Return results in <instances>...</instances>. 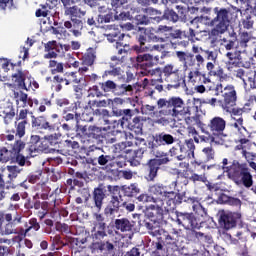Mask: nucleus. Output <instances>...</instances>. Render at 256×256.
<instances>
[{
    "label": "nucleus",
    "instance_id": "1",
    "mask_svg": "<svg viewBox=\"0 0 256 256\" xmlns=\"http://www.w3.org/2000/svg\"><path fill=\"white\" fill-rule=\"evenodd\" d=\"M60 1L64 7V15L70 19L64 22V28L68 29L74 37H81L83 31L87 30V25L89 27H95V25H97L95 17L88 16L85 18L87 11L82 10L79 6L75 5V0Z\"/></svg>",
    "mask_w": 256,
    "mask_h": 256
},
{
    "label": "nucleus",
    "instance_id": "2",
    "mask_svg": "<svg viewBox=\"0 0 256 256\" xmlns=\"http://www.w3.org/2000/svg\"><path fill=\"white\" fill-rule=\"evenodd\" d=\"M213 13L215 15L213 19L206 16L204 20L208 27H213L210 32L212 37H219V35L227 33L231 24L237 21L239 9L237 7H215Z\"/></svg>",
    "mask_w": 256,
    "mask_h": 256
},
{
    "label": "nucleus",
    "instance_id": "3",
    "mask_svg": "<svg viewBox=\"0 0 256 256\" xmlns=\"http://www.w3.org/2000/svg\"><path fill=\"white\" fill-rule=\"evenodd\" d=\"M185 102L181 97L172 96L170 98H160L157 100V107L159 110V115L163 117H174L179 119L182 117L185 119L186 123L191 121V109L185 107Z\"/></svg>",
    "mask_w": 256,
    "mask_h": 256
},
{
    "label": "nucleus",
    "instance_id": "4",
    "mask_svg": "<svg viewBox=\"0 0 256 256\" xmlns=\"http://www.w3.org/2000/svg\"><path fill=\"white\" fill-rule=\"evenodd\" d=\"M198 127L203 133L199 136L202 143H219L225 137L227 121L221 116H215L207 124L199 121Z\"/></svg>",
    "mask_w": 256,
    "mask_h": 256
},
{
    "label": "nucleus",
    "instance_id": "5",
    "mask_svg": "<svg viewBox=\"0 0 256 256\" xmlns=\"http://www.w3.org/2000/svg\"><path fill=\"white\" fill-rule=\"evenodd\" d=\"M114 117H120L118 121H114V127H127L129 131H132L136 135L143 134V119L141 116H135L139 113V109H129V108H113L112 110Z\"/></svg>",
    "mask_w": 256,
    "mask_h": 256
},
{
    "label": "nucleus",
    "instance_id": "6",
    "mask_svg": "<svg viewBox=\"0 0 256 256\" xmlns=\"http://www.w3.org/2000/svg\"><path fill=\"white\" fill-rule=\"evenodd\" d=\"M226 176L233 181L235 185H243L246 189L253 187V174L247 163H240L238 160H233L226 168Z\"/></svg>",
    "mask_w": 256,
    "mask_h": 256
},
{
    "label": "nucleus",
    "instance_id": "7",
    "mask_svg": "<svg viewBox=\"0 0 256 256\" xmlns=\"http://www.w3.org/2000/svg\"><path fill=\"white\" fill-rule=\"evenodd\" d=\"M206 87L208 91H215L216 96L221 95V99L218 100V103L223 111L237 105V90L232 84H228L223 88V84L221 83H211V85H207Z\"/></svg>",
    "mask_w": 256,
    "mask_h": 256
},
{
    "label": "nucleus",
    "instance_id": "8",
    "mask_svg": "<svg viewBox=\"0 0 256 256\" xmlns=\"http://www.w3.org/2000/svg\"><path fill=\"white\" fill-rule=\"evenodd\" d=\"M176 138L166 132H159L152 136V141L148 142V149L153 157H164L169 159V154L161 151L159 147H169L175 143Z\"/></svg>",
    "mask_w": 256,
    "mask_h": 256
},
{
    "label": "nucleus",
    "instance_id": "9",
    "mask_svg": "<svg viewBox=\"0 0 256 256\" xmlns=\"http://www.w3.org/2000/svg\"><path fill=\"white\" fill-rule=\"evenodd\" d=\"M161 75L168 83L166 89L171 91V89H179L181 85H185V71L175 68L173 64H167L162 68Z\"/></svg>",
    "mask_w": 256,
    "mask_h": 256
},
{
    "label": "nucleus",
    "instance_id": "10",
    "mask_svg": "<svg viewBox=\"0 0 256 256\" xmlns=\"http://www.w3.org/2000/svg\"><path fill=\"white\" fill-rule=\"evenodd\" d=\"M98 153V157L96 158H90L89 163L92 165H100L102 169H112V167H123L125 165V162L118 161V157L115 156V154H107V152H104L102 148H99L95 145L89 146L88 153ZM97 161V163H95Z\"/></svg>",
    "mask_w": 256,
    "mask_h": 256
},
{
    "label": "nucleus",
    "instance_id": "11",
    "mask_svg": "<svg viewBox=\"0 0 256 256\" xmlns=\"http://www.w3.org/2000/svg\"><path fill=\"white\" fill-rule=\"evenodd\" d=\"M171 159L165 157L154 156V158L149 159L144 165V179L148 183H155L156 179L159 177V171L163 165H168Z\"/></svg>",
    "mask_w": 256,
    "mask_h": 256
},
{
    "label": "nucleus",
    "instance_id": "12",
    "mask_svg": "<svg viewBox=\"0 0 256 256\" xmlns=\"http://www.w3.org/2000/svg\"><path fill=\"white\" fill-rule=\"evenodd\" d=\"M174 214L175 218L171 217L172 221L186 229V231L201 229V220H199L193 212H181L175 210Z\"/></svg>",
    "mask_w": 256,
    "mask_h": 256
},
{
    "label": "nucleus",
    "instance_id": "13",
    "mask_svg": "<svg viewBox=\"0 0 256 256\" xmlns=\"http://www.w3.org/2000/svg\"><path fill=\"white\" fill-rule=\"evenodd\" d=\"M107 190L110 192L111 197L104 209V215H115V213H119L121 209V201H123V196L121 195V186L108 185Z\"/></svg>",
    "mask_w": 256,
    "mask_h": 256
},
{
    "label": "nucleus",
    "instance_id": "14",
    "mask_svg": "<svg viewBox=\"0 0 256 256\" xmlns=\"http://www.w3.org/2000/svg\"><path fill=\"white\" fill-rule=\"evenodd\" d=\"M175 197H177V193L172 191V197H165L164 199H154L155 205L151 207L158 211V215H170V213H175V209L177 208V204L175 202Z\"/></svg>",
    "mask_w": 256,
    "mask_h": 256
},
{
    "label": "nucleus",
    "instance_id": "15",
    "mask_svg": "<svg viewBox=\"0 0 256 256\" xmlns=\"http://www.w3.org/2000/svg\"><path fill=\"white\" fill-rule=\"evenodd\" d=\"M76 132L78 135L89 139L90 141H96L97 143H103V129L95 125H76Z\"/></svg>",
    "mask_w": 256,
    "mask_h": 256
},
{
    "label": "nucleus",
    "instance_id": "16",
    "mask_svg": "<svg viewBox=\"0 0 256 256\" xmlns=\"http://www.w3.org/2000/svg\"><path fill=\"white\" fill-rule=\"evenodd\" d=\"M241 217L242 215L240 212L222 210L219 212L218 223L221 229L229 231L230 229H235V227H237V222L241 221Z\"/></svg>",
    "mask_w": 256,
    "mask_h": 256
},
{
    "label": "nucleus",
    "instance_id": "17",
    "mask_svg": "<svg viewBox=\"0 0 256 256\" xmlns=\"http://www.w3.org/2000/svg\"><path fill=\"white\" fill-rule=\"evenodd\" d=\"M148 191L151 195L157 197H151L153 203H155V199H162L163 201L165 197H173V189L171 186L160 182L150 185Z\"/></svg>",
    "mask_w": 256,
    "mask_h": 256
},
{
    "label": "nucleus",
    "instance_id": "18",
    "mask_svg": "<svg viewBox=\"0 0 256 256\" xmlns=\"http://www.w3.org/2000/svg\"><path fill=\"white\" fill-rule=\"evenodd\" d=\"M115 85L116 83L113 80L100 82L98 85H94L90 88V93L93 97H107L109 93H114Z\"/></svg>",
    "mask_w": 256,
    "mask_h": 256
},
{
    "label": "nucleus",
    "instance_id": "19",
    "mask_svg": "<svg viewBox=\"0 0 256 256\" xmlns=\"http://www.w3.org/2000/svg\"><path fill=\"white\" fill-rule=\"evenodd\" d=\"M175 9H177L178 13L175 12V10L170 9L169 7H166L164 10V13L162 17H155V21H170V23H177L179 21V15L180 17H185L186 9L185 7L181 5H176Z\"/></svg>",
    "mask_w": 256,
    "mask_h": 256
},
{
    "label": "nucleus",
    "instance_id": "20",
    "mask_svg": "<svg viewBox=\"0 0 256 256\" xmlns=\"http://www.w3.org/2000/svg\"><path fill=\"white\" fill-rule=\"evenodd\" d=\"M5 145V147L0 148V163H9V161L12 163L19 140L14 141V143L5 142Z\"/></svg>",
    "mask_w": 256,
    "mask_h": 256
},
{
    "label": "nucleus",
    "instance_id": "21",
    "mask_svg": "<svg viewBox=\"0 0 256 256\" xmlns=\"http://www.w3.org/2000/svg\"><path fill=\"white\" fill-rule=\"evenodd\" d=\"M106 37L108 41H110V43H115L116 41V49L118 50V55L127 54V49H129V45L122 42L123 39H125V34L119 31H115L107 34Z\"/></svg>",
    "mask_w": 256,
    "mask_h": 256
},
{
    "label": "nucleus",
    "instance_id": "22",
    "mask_svg": "<svg viewBox=\"0 0 256 256\" xmlns=\"http://www.w3.org/2000/svg\"><path fill=\"white\" fill-rule=\"evenodd\" d=\"M180 155L176 156L177 161H184V159H195V142L193 139L184 141V144L180 145Z\"/></svg>",
    "mask_w": 256,
    "mask_h": 256
},
{
    "label": "nucleus",
    "instance_id": "23",
    "mask_svg": "<svg viewBox=\"0 0 256 256\" xmlns=\"http://www.w3.org/2000/svg\"><path fill=\"white\" fill-rule=\"evenodd\" d=\"M29 111L27 109L20 110L19 114L16 116V121L18 124L16 125V137H25V129L27 125H29V119L27 118Z\"/></svg>",
    "mask_w": 256,
    "mask_h": 256
},
{
    "label": "nucleus",
    "instance_id": "24",
    "mask_svg": "<svg viewBox=\"0 0 256 256\" xmlns=\"http://www.w3.org/2000/svg\"><path fill=\"white\" fill-rule=\"evenodd\" d=\"M136 61L140 63L143 71H148L151 67H155V65H159V56H153L151 54H140L136 57Z\"/></svg>",
    "mask_w": 256,
    "mask_h": 256
},
{
    "label": "nucleus",
    "instance_id": "25",
    "mask_svg": "<svg viewBox=\"0 0 256 256\" xmlns=\"http://www.w3.org/2000/svg\"><path fill=\"white\" fill-rule=\"evenodd\" d=\"M106 193L107 189L103 184H99L98 187L94 188L92 198L94 201V207L97 209V211H101V209H103V201H105L107 197Z\"/></svg>",
    "mask_w": 256,
    "mask_h": 256
},
{
    "label": "nucleus",
    "instance_id": "26",
    "mask_svg": "<svg viewBox=\"0 0 256 256\" xmlns=\"http://www.w3.org/2000/svg\"><path fill=\"white\" fill-rule=\"evenodd\" d=\"M138 44L132 47L136 53H147V51H159V45L147 46V32H144L137 36Z\"/></svg>",
    "mask_w": 256,
    "mask_h": 256
},
{
    "label": "nucleus",
    "instance_id": "27",
    "mask_svg": "<svg viewBox=\"0 0 256 256\" xmlns=\"http://www.w3.org/2000/svg\"><path fill=\"white\" fill-rule=\"evenodd\" d=\"M27 75H29V71H23V69L18 68L11 76L13 85L23 91H29V88H27V85L25 84Z\"/></svg>",
    "mask_w": 256,
    "mask_h": 256
},
{
    "label": "nucleus",
    "instance_id": "28",
    "mask_svg": "<svg viewBox=\"0 0 256 256\" xmlns=\"http://www.w3.org/2000/svg\"><path fill=\"white\" fill-rule=\"evenodd\" d=\"M111 61L112 62H110V68L112 70L104 71V73L102 75V79H107V77H109V75H112L113 77H117L118 75H121V67L118 65H123V60H121L117 56H112Z\"/></svg>",
    "mask_w": 256,
    "mask_h": 256
},
{
    "label": "nucleus",
    "instance_id": "29",
    "mask_svg": "<svg viewBox=\"0 0 256 256\" xmlns=\"http://www.w3.org/2000/svg\"><path fill=\"white\" fill-rule=\"evenodd\" d=\"M176 57L183 64L184 69L195 67V54L183 51H176Z\"/></svg>",
    "mask_w": 256,
    "mask_h": 256
},
{
    "label": "nucleus",
    "instance_id": "30",
    "mask_svg": "<svg viewBox=\"0 0 256 256\" xmlns=\"http://www.w3.org/2000/svg\"><path fill=\"white\" fill-rule=\"evenodd\" d=\"M188 83H191L193 87L196 85H201V83H204L207 85V83H211V79H208L205 77V75L201 74L199 70L190 71L188 74Z\"/></svg>",
    "mask_w": 256,
    "mask_h": 256
},
{
    "label": "nucleus",
    "instance_id": "31",
    "mask_svg": "<svg viewBox=\"0 0 256 256\" xmlns=\"http://www.w3.org/2000/svg\"><path fill=\"white\" fill-rule=\"evenodd\" d=\"M54 83H65V85H71V83H81V80L77 78V72H66L64 77L56 75L53 77Z\"/></svg>",
    "mask_w": 256,
    "mask_h": 256
},
{
    "label": "nucleus",
    "instance_id": "32",
    "mask_svg": "<svg viewBox=\"0 0 256 256\" xmlns=\"http://www.w3.org/2000/svg\"><path fill=\"white\" fill-rule=\"evenodd\" d=\"M134 219H138V223L140 227H146L147 230H149V234L153 237H157V235H161V231L163 230H155V226L153 224L146 222L145 219L147 218L146 215L143 214H134Z\"/></svg>",
    "mask_w": 256,
    "mask_h": 256
},
{
    "label": "nucleus",
    "instance_id": "33",
    "mask_svg": "<svg viewBox=\"0 0 256 256\" xmlns=\"http://www.w3.org/2000/svg\"><path fill=\"white\" fill-rule=\"evenodd\" d=\"M27 153L30 157H35L37 153H40V136L39 135H32L30 137V141L26 147Z\"/></svg>",
    "mask_w": 256,
    "mask_h": 256
},
{
    "label": "nucleus",
    "instance_id": "34",
    "mask_svg": "<svg viewBox=\"0 0 256 256\" xmlns=\"http://www.w3.org/2000/svg\"><path fill=\"white\" fill-rule=\"evenodd\" d=\"M34 190L36 194L34 195L33 199H43V201L49 199V193H51V188L47 186V184L38 183L34 187Z\"/></svg>",
    "mask_w": 256,
    "mask_h": 256
},
{
    "label": "nucleus",
    "instance_id": "35",
    "mask_svg": "<svg viewBox=\"0 0 256 256\" xmlns=\"http://www.w3.org/2000/svg\"><path fill=\"white\" fill-rule=\"evenodd\" d=\"M114 227L117 231H121V233H127L133 231L135 225L127 218H120L114 221Z\"/></svg>",
    "mask_w": 256,
    "mask_h": 256
},
{
    "label": "nucleus",
    "instance_id": "36",
    "mask_svg": "<svg viewBox=\"0 0 256 256\" xmlns=\"http://www.w3.org/2000/svg\"><path fill=\"white\" fill-rule=\"evenodd\" d=\"M59 129V114H52L50 118H46L44 131L48 133H55Z\"/></svg>",
    "mask_w": 256,
    "mask_h": 256
},
{
    "label": "nucleus",
    "instance_id": "37",
    "mask_svg": "<svg viewBox=\"0 0 256 256\" xmlns=\"http://www.w3.org/2000/svg\"><path fill=\"white\" fill-rule=\"evenodd\" d=\"M25 149V142L19 140L16 152H14V157L12 158V163H18L20 167H23L27 161L25 156L21 155V151Z\"/></svg>",
    "mask_w": 256,
    "mask_h": 256
},
{
    "label": "nucleus",
    "instance_id": "38",
    "mask_svg": "<svg viewBox=\"0 0 256 256\" xmlns=\"http://www.w3.org/2000/svg\"><path fill=\"white\" fill-rule=\"evenodd\" d=\"M57 41L52 40V41H48L45 45H44V49L46 51V54L44 55V59H57V52L55 51H59L57 50Z\"/></svg>",
    "mask_w": 256,
    "mask_h": 256
},
{
    "label": "nucleus",
    "instance_id": "39",
    "mask_svg": "<svg viewBox=\"0 0 256 256\" xmlns=\"http://www.w3.org/2000/svg\"><path fill=\"white\" fill-rule=\"evenodd\" d=\"M123 193L124 197H137L141 193V189H139V185L130 184L129 186L123 185L120 186V193Z\"/></svg>",
    "mask_w": 256,
    "mask_h": 256
},
{
    "label": "nucleus",
    "instance_id": "40",
    "mask_svg": "<svg viewBox=\"0 0 256 256\" xmlns=\"http://www.w3.org/2000/svg\"><path fill=\"white\" fill-rule=\"evenodd\" d=\"M123 132L121 130H113L110 132H106L102 134L103 137V143H106L107 145H111L113 143H117L119 141V136L117 135H122Z\"/></svg>",
    "mask_w": 256,
    "mask_h": 256
},
{
    "label": "nucleus",
    "instance_id": "41",
    "mask_svg": "<svg viewBox=\"0 0 256 256\" xmlns=\"http://www.w3.org/2000/svg\"><path fill=\"white\" fill-rule=\"evenodd\" d=\"M95 59H97V51L94 48H88L82 57V63L87 67H91L95 63Z\"/></svg>",
    "mask_w": 256,
    "mask_h": 256
},
{
    "label": "nucleus",
    "instance_id": "42",
    "mask_svg": "<svg viewBox=\"0 0 256 256\" xmlns=\"http://www.w3.org/2000/svg\"><path fill=\"white\" fill-rule=\"evenodd\" d=\"M145 154V149L139 148L132 153V156L129 158V163L131 167H139L141 161H143V155Z\"/></svg>",
    "mask_w": 256,
    "mask_h": 256
},
{
    "label": "nucleus",
    "instance_id": "43",
    "mask_svg": "<svg viewBox=\"0 0 256 256\" xmlns=\"http://www.w3.org/2000/svg\"><path fill=\"white\" fill-rule=\"evenodd\" d=\"M163 78L160 79H151L150 80V88L148 91H146V95H149L150 97H153V93H155V90L158 93H161L163 91Z\"/></svg>",
    "mask_w": 256,
    "mask_h": 256
},
{
    "label": "nucleus",
    "instance_id": "44",
    "mask_svg": "<svg viewBox=\"0 0 256 256\" xmlns=\"http://www.w3.org/2000/svg\"><path fill=\"white\" fill-rule=\"evenodd\" d=\"M128 93H133V86L126 83L115 84L114 95L121 97L123 95H128Z\"/></svg>",
    "mask_w": 256,
    "mask_h": 256
},
{
    "label": "nucleus",
    "instance_id": "45",
    "mask_svg": "<svg viewBox=\"0 0 256 256\" xmlns=\"http://www.w3.org/2000/svg\"><path fill=\"white\" fill-rule=\"evenodd\" d=\"M182 3L195 9L196 11H203L205 9V3H208L209 0H181Z\"/></svg>",
    "mask_w": 256,
    "mask_h": 256
},
{
    "label": "nucleus",
    "instance_id": "46",
    "mask_svg": "<svg viewBox=\"0 0 256 256\" xmlns=\"http://www.w3.org/2000/svg\"><path fill=\"white\" fill-rule=\"evenodd\" d=\"M41 229V224L38 223L37 218H31L25 223L24 235H30L31 231L37 232Z\"/></svg>",
    "mask_w": 256,
    "mask_h": 256
},
{
    "label": "nucleus",
    "instance_id": "47",
    "mask_svg": "<svg viewBox=\"0 0 256 256\" xmlns=\"http://www.w3.org/2000/svg\"><path fill=\"white\" fill-rule=\"evenodd\" d=\"M47 122V117L45 116H32V127L38 129V131H44L45 123Z\"/></svg>",
    "mask_w": 256,
    "mask_h": 256
},
{
    "label": "nucleus",
    "instance_id": "48",
    "mask_svg": "<svg viewBox=\"0 0 256 256\" xmlns=\"http://www.w3.org/2000/svg\"><path fill=\"white\" fill-rule=\"evenodd\" d=\"M176 205H181V203H192V205H195V203H198L197 198L195 197H187L185 194L176 193L175 199H174Z\"/></svg>",
    "mask_w": 256,
    "mask_h": 256
},
{
    "label": "nucleus",
    "instance_id": "49",
    "mask_svg": "<svg viewBox=\"0 0 256 256\" xmlns=\"http://www.w3.org/2000/svg\"><path fill=\"white\" fill-rule=\"evenodd\" d=\"M49 69L52 75H57V73H63L64 66L63 63L57 62V60H50Z\"/></svg>",
    "mask_w": 256,
    "mask_h": 256
},
{
    "label": "nucleus",
    "instance_id": "50",
    "mask_svg": "<svg viewBox=\"0 0 256 256\" xmlns=\"http://www.w3.org/2000/svg\"><path fill=\"white\" fill-rule=\"evenodd\" d=\"M56 203H57V197L53 198L52 204H49V202L47 201L42 202L40 206V209H42V212H39L40 219H43V217H45V215L49 213V206L55 207Z\"/></svg>",
    "mask_w": 256,
    "mask_h": 256
},
{
    "label": "nucleus",
    "instance_id": "51",
    "mask_svg": "<svg viewBox=\"0 0 256 256\" xmlns=\"http://www.w3.org/2000/svg\"><path fill=\"white\" fill-rule=\"evenodd\" d=\"M185 35L186 37H184V39H187V40L180 42L184 46L189 45V41H199V38H197V34L195 33V30L193 28H189L188 31H185Z\"/></svg>",
    "mask_w": 256,
    "mask_h": 256
},
{
    "label": "nucleus",
    "instance_id": "52",
    "mask_svg": "<svg viewBox=\"0 0 256 256\" xmlns=\"http://www.w3.org/2000/svg\"><path fill=\"white\" fill-rule=\"evenodd\" d=\"M254 24L255 21L253 20V15L248 12L244 13L242 18V25L244 29H253Z\"/></svg>",
    "mask_w": 256,
    "mask_h": 256
},
{
    "label": "nucleus",
    "instance_id": "53",
    "mask_svg": "<svg viewBox=\"0 0 256 256\" xmlns=\"http://www.w3.org/2000/svg\"><path fill=\"white\" fill-rule=\"evenodd\" d=\"M239 133V143H251V140L249 138L251 137V134L249 131H247V128L244 126H241L238 130Z\"/></svg>",
    "mask_w": 256,
    "mask_h": 256
},
{
    "label": "nucleus",
    "instance_id": "54",
    "mask_svg": "<svg viewBox=\"0 0 256 256\" xmlns=\"http://www.w3.org/2000/svg\"><path fill=\"white\" fill-rule=\"evenodd\" d=\"M52 239V251H59V249H61V247H65V242H63V238L61 237V235H55L54 237H51Z\"/></svg>",
    "mask_w": 256,
    "mask_h": 256
},
{
    "label": "nucleus",
    "instance_id": "55",
    "mask_svg": "<svg viewBox=\"0 0 256 256\" xmlns=\"http://www.w3.org/2000/svg\"><path fill=\"white\" fill-rule=\"evenodd\" d=\"M6 170L8 171V179L10 182L17 179L19 173L22 171V169H20L18 166H7Z\"/></svg>",
    "mask_w": 256,
    "mask_h": 256
},
{
    "label": "nucleus",
    "instance_id": "56",
    "mask_svg": "<svg viewBox=\"0 0 256 256\" xmlns=\"http://www.w3.org/2000/svg\"><path fill=\"white\" fill-rule=\"evenodd\" d=\"M251 41V36H249V32H242L240 35V41L238 43L237 49L241 47L243 51L247 49V43Z\"/></svg>",
    "mask_w": 256,
    "mask_h": 256
},
{
    "label": "nucleus",
    "instance_id": "57",
    "mask_svg": "<svg viewBox=\"0 0 256 256\" xmlns=\"http://www.w3.org/2000/svg\"><path fill=\"white\" fill-rule=\"evenodd\" d=\"M0 65L4 71V73H9V71L15 70V68L17 67V64L12 63L11 60L7 59V58H3L0 60ZM11 67V68H9Z\"/></svg>",
    "mask_w": 256,
    "mask_h": 256
},
{
    "label": "nucleus",
    "instance_id": "58",
    "mask_svg": "<svg viewBox=\"0 0 256 256\" xmlns=\"http://www.w3.org/2000/svg\"><path fill=\"white\" fill-rule=\"evenodd\" d=\"M221 198L225 199V202L228 203V205H231L232 207H239L240 209L242 205L241 199L239 198L227 196L225 194H222Z\"/></svg>",
    "mask_w": 256,
    "mask_h": 256
},
{
    "label": "nucleus",
    "instance_id": "59",
    "mask_svg": "<svg viewBox=\"0 0 256 256\" xmlns=\"http://www.w3.org/2000/svg\"><path fill=\"white\" fill-rule=\"evenodd\" d=\"M200 51H202V55H204V59H207V61H217V51L216 50H204L203 48H200Z\"/></svg>",
    "mask_w": 256,
    "mask_h": 256
},
{
    "label": "nucleus",
    "instance_id": "60",
    "mask_svg": "<svg viewBox=\"0 0 256 256\" xmlns=\"http://www.w3.org/2000/svg\"><path fill=\"white\" fill-rule=\"evenodd\" d=\"M244 79H246L242 80L244 87H247V83H249L250 89H256V79L253 73L249 72Z\"/></svg>",
    "mask_w": 256,
    "mask_h": 256
},
{
    "label": "nucleus",
    "instance_id": "61",
    "mask_svg": "<svg viewBox=\"0 0 256 256\" xmlns=\"http://www.w3.org/2000/svg\"><path fill=\"white\" fill-rule=\"evenodd\" d=\"M120 211H126L127 213H133L135 211V203L130 201L120 202Z\"/></svg>",
    "mask_w": 256,
    "mask_h": 256
},
{
    "label": "nucleus",
    "instance_id": "62",
    "mask_svg": "<svg viewBox=\"0 0 256 256\" xmlns=\"http://www.w3.org/2000/svg\"><path fill=\"white\" fill-rule=\"evenodd\" d=\"M224 111L230 113V115H233L234 117H242L245 113V108H235V106H232L231 108H226Z\"/></svg>",
    "mask_w": 256,
    "mask_h": 256
},
{
    "label": "nucleus",
    "instance_id": "63",
    "mask_svg": "<svg viewBox=\"0 0 256 256\" xmlns=\"http://www.w3.org/2000/svg\"><path fill=\"white\" fill-rule=\"evenodd\" d=\"M95 115V111H93V109L91 108H86L83 113H82V119L83 121H85L86 123H91V121H93V117Z\"/></svg>",
    "mask_w": 256,
    "mask_h": 256
},
{
    "label": "nucleus",
    "instance_id": "64",
    "mask_svg": "<svg viewBox=\"0 0 256 256\" xmlns=\"http://www.w3.org/2000/svg\"><path fill=\"white\" fill-rule=\"evenodd\" d=\"M113 12L108 11L106 14L98 15V23H111L113 21Z\"/></svg>",
    "mask_w": 256,
    "mask_h": 256
}]
</instances>
